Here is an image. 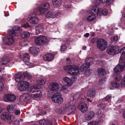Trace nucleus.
Segmentation results:
<instances>
[{"label":"nucleus","instance_id":"obj_61","mask_svg":"<svg viewBox=\"0 0 125 125\" xmlns=\"http://www.w3.org/2000/svg\"><path fill=\"white\" fill-rule=\"evenodd\" d=\"M86 47L85 46H83V49L84 50H86Z\"/></svg>","mask_w":125,"mask_h":125},{"label":"nucleus","instance_id":"obj_17","mask_svg":"<svg viewBox=\"0 0 125 125\" xmlns=\"http://www.w3.org/2000/svg\"><path fill=\"white\" fill-rule=\"evenodd\" d=\"M54 55L52 53L47 54L44 55L43 57L44 60L45 61H51L54 59Z\"/></svg>","mask_w":125,"mask_h":125},{"label":"nucleus","instance_id":"obj_18","mask_svg":"<svg viewBox=\"0 0 125 125\" xmlns=\"http://www.w3.org/2000/svg\"><path fill=\"white\" fill-rule=\"evenodd\" d=\"M30 58V56L28 53H26L23 55V60L26 65H29L30 64V63L29 60Z\"/></svg>","mask_w":125,"mask_h":125},{"label":"nucleus","instance_id":"obj_11","mask_svg":"<svg viewBox=\"0 0 125 125\" xmlns=\"http://www.w3.org/2000/svg\"><path fill=\"white\" fill-rule=\"evenodd\" d=\"M61 93H55L52 96V100L53 102L55 103L62 104L63 102V99Z\"/></svg>","mask_w":125,"mask_h":125},{"label":"nucleus","instance_id":"obj_45","mask_svg":"<svg viewBox=\"0 0 125 125\" xmlns=\"http://www.w3.org/2000/svg\"><path fill=\"white\" fill-rule=\"evenodd\" d=\"M121 86H125V76L121 80Z\"/></svg>","mask_w":125,"mask_h":125},{"label":"nucleus","instance_id":"obj_19","mask_svg":"<svg viewBox=\"0 0 125 125\" xmlns=\"http://www.w3.org/2000/svg\"><path fill=\"white\" fill-rule=\"evenodd\" d=\"M84 96L83 94L82 93H78L74 94L73 96V100L75 101L79 99H82Z\"/></svg>","mask_w":125,"mask_h":125},{"label":"nucleus","instance_id":"obj_28","mask_svg":"<svg viewBox=\"0 0 125 125\" xmlns=\"http://www.w3.org/2000/svg\"><path fill=\"white\" fill-rule=\"evenodd\" d=\"M41 86H26V89L25 91L28 93H30L31 92L33 89H40Z\"/></svg>","mask_w":125,"mask_h":125},{"label":"nucleus","instance_id":"obj_39","mask_svg":"<svg viewBox=\"0 0 125 125\" xmlns=\"http://www.w3.org/2000/svg\"><path fill=\"white\" fill-rule=\"evenodd\" d=\"M35 28H36L37 31H38L41 32L42 30V26L40 25H38L36 26Z\"/></svg>","mask_w":125,"mask_h":125},{"label":"nucleus","instance_id":"obj_7","mask_svg":"<svg viewBox=\"0 0 125 125\" xmlns=\"http://www.w3.org/2000/svg\"><path fill=\"white\" fill-rule=\"evenodd\" d=\"M125 67V62H122L116 66L114 69V71L116 74L115 79L116 81H120L122 78V76L119 74L120 71H122Z\"/></svg>","mask_w":125,"mask_h":125},{"label":"nucleus","instance_id":"obj_44","mask_svg":"<svg viewBox=\"0 0 125 125\" xmlns=\"http://www.w3.org/2000/svg\"><path fill=\"white\" fill-rule=\"evenodd\" d=\"M67 46L66 45H63L61 47V51H64L66 49Z\"/></svg>","mask_w":125,"mask_h":125},{"label":"nucleus","instance_id":"obj_24","mask_svg":"<svg viewBox=\"0 0 125 125\" xmlns=\"http://www.w3.org/2000/svg\"><path fill=\"white\" fill-rule=\"evenodd\" d=\"M39 124L40 125H52L51 121L48 120H45L44 119L40 120Z\"/></svg>","mask_w":125,"mask_h":125},{"label":"nucleus","instance_id":"obj_46","mask_svg":"<svg viewBox=\"0 0 125 125\" xmlns=\"http://www.w3.org/2000/svg\"><path fill=\"white\" fill-rule=\"evenodd\" d=\"M22 27L27 29L30 27V25L28 23L24 24L22 25Z\"/></svg>","mask_w":125,"mask_h":125},{"label":"nucleus","instance_id":"obj_16","mask_svg":"<svg viewBox=\"0 0 125 125\" xmlns=\"http://www.w3.org/2000/svg\"><path fill=\"white\" fill-rule=\"evenodd\" d=\"M112 97L111 95L109 94L107 95L105 97V101L104 103V105L101 102L100 103L98 104L97 106H98L100 107L101 108L103 109L104 107L106 106L107 105V103H109V102L110 101V99Z\"/></svg>","mask_w":125,"mask_h":125},{"label":"nucleus","instance_id":"obj_32","mask_svg":"<svg viewBox=\"0 0 125 125\" xmlns=\"http://www.w3.org/2000/svg\"><path fill=\"white\" fill-rule=\"evenodd\" d=\"M39 21V19L36 17H31L30 21L32 24H36Z\"/></svg>","mask_w":125,"mask_h":125},{"label":"nucleus","instance_id":"obj_34","mask_svg":"<svg viewBox=\"0 0 125 125\" xmlns=\"http://www.w3.org/2000/svg\"><path fill=\"white\" fill-rule=\"evenodd\" d=\"M63 80L67 83L68 86H71L72 85L73 82L72 80L66 77L63 78Z\"/></svg>","mask_w":125,"mask_h":125},{"label":"nucleus","instance_id":"obj_26","mask_svg":"<svg viewBox=\"0 0 125 125\" xmlns=\"http://www.w3.org/2000/svg\"><path fill=\"white\" fill-rule=\"evenodd\" d=\"M87 105L85 103H83L81 105L79 109L81 112L83 113L85 112L87 110Z\"/></svg>","mask_w":125,"mask_h":125},{"label":"nucleus","instance_id":"obj_49","mask_svg":"<svg viewBox=\"0 0 125 125\" xmlns=\"http://www.w3.org/2000/svg\"><path fill=\"white\" fill-rule=\"evenodd\" d=\"M88 125H96L95 122V121L91 122L88 124Z\"/></svg>","mask_w":125,"mask_h":125},{"label":"nucleus","instance_id":"obj_63","mask_svg":"<svg viewBox=\"0 0 125 125\" xmlns=\"http://www.w3.org/2000/svg\"><path fill=\"white\" fill-rule=\"evenodd\" d=\"M9 13H7V14L5 13V17L8 16H9Z\"/></svg>","mask_w":125,"mask_h":125},{"label":"nucleus","instance_id":"obj_52","mask_svg":"<svg viewBox=\"0 0 125 125\" xmlns=\"http://www.w3.org/2000/svg\"><path fill=\"white\" fill-rule=\"evenodd\" d=\"M15 114L16 115H18L20 114V111L19 110H16L15 112Z\"/></svg>","mask_w":125,"mask_h":125},{"label":"nucleus","instance_id":"obj_55","mask_svg":"<svg viewBox=\"0 0 125 125\" xmlns=\"http://www.w3.org/2000/svg\"><path fill=\"white\" fill-rule=\"evenodd\" d=\"M52 85H51L50 86H58V83L55 82H53Z\"/></svg>","mask_w":125,"mask_h":125},{"label":"nucleus","instance_id":"obj_41","mask_svg":"<svg viewBox=\"0 0 125 125\" xmlns=\"http://www.w3.org/2000/svg\"><path fill=\"white\" fill-rule=\"evenodd\" d=\"M73 25L72 22H69L67 24V27L68 29H71L73 28Z\"/></svg>","mask_w":125,"mask_h":125},{"label":"nucleus","instance_id":"obj_2","mask_svg":"<svg viewBox=\"0 0 125 125\" xmlns=\"http://www.w3.org/2000/svg\"><path fill=\"white\" fill-rule=\"evenodd\" d=\"M21 29L20 26H15V28H13L12 30H10L4 38H3L2 37L3 41L9 45L12 44L14 42L13 37L16 34L17 31H20Z\"/></svg>","mask_w":125,"mask_h":125},{"label":"nucleus","instance_id":"obj_21","mask_svg":"<svg viewBox=\"0 0 125 125\" xmlns=\"http://www.w3.org/2000/svg\"><path fill=\"white\" fill-rule=\"evenodd\" d=\"M1 118L2 120H11V116L7 112H4L1 115Z\"/></svg>","mask_w":125,"mask_h":125},{"label":"nucleus","instance_id":"obj_38","mask_svg":"<svg viewBox=\"0 0 125 125\" xmlns=\"http://www.w3.org/2000/svg\"><path fill=\"white\" fill-rule=\"evenodd\" d=\"M46 81V80L45 79H42L37 81V83L38 84L42 85L45 83Z\"/></svg>","mask_w":125,"mask_h":125},{"label":"nucleus","instance_id":"obj_35","mask_svg":"<svg viewBox=\"0 0 125 125\" xmlns=\"http://www.w3.org/2000/svg\"><path fill=\"white\" fill-rule=\"evenodd\" d=\"M84 63L86 64L87 65H89V67L90 65L93 63V59L90 57L86 59L85 63Z\"/></svg>","mask_w":125,"mask_h":125},{"label":"nucleus","instance_id":"obj_53","mask_svg":"<svg viewBox=\"0 0 125 125\" xmlns=\"http://www.w3.org/2000/svg\"><path fill=\"white\" fill-rule=\"evenodd\" d=\"M71 79L72 81L73 80V81H74L76 80L77 77L75 76H72L71 77Z\"/></svg>","mask_w":125,"mask_h":125},{"label":"nucleus","instance_id":"obj_4","mask_svg":"<svg viewBox=\"0 0 125 125\" xmlns=\"http://www.w3.org/2000/svg\"><path fill=\"white\" fill-rule=\"evenodd\" d=\"M42 95V93L40 91L38 90H33L31 95L28 93L21 95L19 97V100L21 103H23L29 100L30 97L33 98H36L41 97Z\"/></svg>","mask_w":125,"mask_h":125},{"label":"nucleus","instance_id":"obj_14","mask_svg":"<svg viewBox=\"0 0 125 125\" xmlns=\"http://www.w3.org/2000/svg\"><path fill=\"white\" fill-rule=\"evenodd\" d=\"M119 49H118L116 47L113 46L111 47H108L107 50L108 53L110 55H115L120 53Z\"/></svg>","mask_w":125,"mask_h":125},{"label":"nucleus","instance_id":"obj_37","mask_svg":"<svg viewBox=\"0 0 125 125\" xmlns=\"http://www.w3.org/2000/svg\"><path fill=\"white\" fill-rule=\"evenodd\" d=\"M10 61L9 59L7 57L4 58L3 59L2 61L1 62V64L2 65H6L9 63Z\"/></svg>","mask_w":125,"mask_h":125},{"label":"nucleus","instance_id":"obj_3","mask_svg":"<svg viewBox=\"0 0 125 125\" xmlns=\"http://www.w3.org/2000/svg\"><path fill=\"white\" fill-rule=\"evenodd\" d=\"M26 77L28 79H30L31 76L27 72H25L24 74L21 73L16 75L15 78L16 82L20 85V86H30V83L28 82L23 81Z\"/></svg>","mask_w":125,"mask_h":125},{"label":"nucleus","instance_id":"obj_10","mask_svg":"<svg viewBox=\"0 0 125 125\" xmlns=\"http://www.w3.org/2000/svg\"><path fill=\"white\" fill-rule=\"evenodd\" d=\"M96 114L98 115L99 118L97 121H95L96 125H102L103 122L105 120V115L100 109L97 111Z\"/></svg>","mask_w":125,"mask_h":125},{"label":"nucleus","instance_id":"obj_30","mask_svg":"<svg viewBox=\"0 0 125 125\" xmlns=\"http://www.w3.org/2000/svg\"><path fill=\"white\" fill-rule=\"evenodd\" d=\"M52 1L53 4L55 7L59 6L62 4L61 0H52Z\"/></svg>","mask_w":125,"mask_h":125},{"label":"nucleus","instance_id":"obj_60","mask_svg":"<svg viewBox=\"0 0 125 125\" xmlns=\"http://www.w3.org/2000/svg\"><path fill=\"white\" fill-rule=\"evenodd\" d=\"M4 88V86H0V92L2 91Z\"/></svg>","mask_w":125,"mask_h":125},{"label":"nucleus","instance_id":"obj_27","mask_svg":"<svg viewBox=\"0 0 125 125\" xmlns=\"http://www.w3.org/2000/svg\"><path fill=\"white\" fill-rule=\"evenodd\" d=\"M99 76L101 77L104 76L106 74V72L104 69L102 68H99L97 70Z\"/></svg>","mask_w":125,"mask_h":125},{"label":"nucleus","instance_id":"obj_42","mask_svg":"<svg viewBox=\"0 0 125 125\" xmlns=\"http://www.w3.org/2000/svg\"><path fill=\"white\" fill-rule=\"evenodd\" d=\"M111 84V86H119V83L115 81L112 82Z\"/></svg>","mask_w":125,"mask_h":125},{"label":"nucleus","instance_id":"obj_58","mask_svg":"<svg viewBox=\"0 0 125 125\" xmlns=\"http://www.w3.org/2000/svg\"><path fill=\"white\" fill-rule=\"evenodd\" d=\"M90 34L88 33H86L84 35V36L85 37H88L89 36Z\"/></svg>","mask_w":125,"mask_h":125},{"label":"nucleus","instance_id":"obj_64","mask_svg":"<svg viewBox=\"0 0 125 125\" xmlns=\"http://www.w3.org/2000/svg\"><path fill=\"white\" fill-rule=\"evenodd\" d=\"M66 60L68 62L70 61V59L69 58H66Z\"/></svg>","mask_w":125,"mask_h":125},{"label":"nucleus","instance_id":"obj_33","mask_svg":"<svg viewBox=\"0 0 125 125\" xmlns=\"http://www.w3.org/2000/svg\"><path fill=\"white\" fill-rule=\"evenodd\" d=\"M123 50V51L122 52L120 58V60L121 61L125 59V47H124L121 49L119 50V51L121 52Z\"/></svg>","mask_w":125,"mask_h":125},{"label":"nucleus","instance_id":"obj_40","mask_svg":"<svg viewBox=\"0 0 125 125\" xmlns=\"http://www.w3.org/2000/svg\"><path fill=\"white\" fill-rule=\"evenodd\" d=\"M17 88L20 91H25L26 89V86H18Z\"/></svg>","mask_w":125,"mask_h":125},{"label":"nucleus","instance_id":"obj_62","mask_svg":"<svg viewBox=\"0 0 125 125\" xmlns=\"http://www.w3.org/2000/svg\"><path fill=\"white\" fill-rule=\"evenodd\" d=\"M2 85H3V86H4L3 83L0 81V86H2Z\"/></svg>","mask_w":125,"mask_h":125},{"label":"nucleus","instance_id":"obj_47","mask_svg":"<svg viewBox=\"0 0 125 125\" xmlns=\"http://www.w3.org/2000/svg\"><path fill=\"white\" fill-rule=\"evenodd\" d=\"M19 121L18 120H16L14 121L13 124V125H19Z\"/></svg>","mask_w":125,"mask_h":125},{"label":"nucleus","instance_id":"obj_54","mask_svg":"<svg viewBox=\"0 0 125 125\" xmlns=\"http://www.w3.org/2000/svg\"><path fill=\"white\" fill-rule=\"evenodd\" d=\"M71 7V6L70 5H66L65 8L67 10H68V9H70Z\"/></svg>","mask_w":125,"mask_h":125},{"label":"nucleus","instance_id":"obj_25","mask_svg":"<svg viewBox=\"0 0 125 125\" xmlns=\"http://www.w3.org/2000/svg\"><path fill=\"white\" fill-rule=\"evenodd\" d=\"M38 49L35 46H32L30 48L29 51L30 53L32 54H36L38 53Z\"/></svg>","mask_w":125,"mask_h":125},{"label":"nucleus","instance_id":"obj_48","mask_svg":"<svg viewBox=\"0 0 125 125\" xmlns=\"http://www.w3.org/2000/svg\"><path fill=\"white\" fill-rule=\"evenodd\" d=\"M104 82V79H100L99 80V83L100 85H102L103 83Z\"/></svg>","mask_w":125,"mask_h":125},{"label":"nucleus","instance_id":"obj_23","mask_svg":"<svg viewBox=\"0 0 125 125\" xmlns=\"http://www.w3.org/2000/svg\"><path fill=\"white\" fill-rule=\"evenodd\" d=\"M92 8L90 10V13H91L92 14L91 15L89 16L86 18L87 21L89 22H90L94 20L96 18L95 16L94 15V14L95 12H94V13H93L92 12Z\"/></svg>","mask_w":125,"mask_h":125},{"label":"nucleus","instance_id":"obj_56","mask_svg":"<svg viewBox=\"0 0 125 125\" xmlns=\"http://www.w3.org/2000/svg\"><path fill=\"white\" fill-rule=\"evenodd\" d=\"M107 0H100L101 2L102 3H105L107 2Z\"/></svg>","mask_w":125,"mask_h":125},{"label":"nucleus","instance_id":"obj_22","mask_svg":"<svg viewBox=\"0 0 125 125\" xmlns=\"http://www.w3.org/2000/svg\"><path fill=\"white\" fill-rule=\"evenodd\" d=\"M94 115V113L93 111L88 112L86 113L85 115V119L88 121L91 120Z\"/></svg>","mask_w":125,"mask_h":125},{"label":"nucleus","instance_id":"obj_5","mask_svg":"<svg viewBox=\"0 0 125 125\" xmlns=\"http://www.w3.org/2000/svg\"><path fill=\"white\" fill-rule=\"evenodd\" d=\"M46 88H47V91L48 92L47 95L49 96V95L52 94L53 92L58 91H63L65 93L69 91L68 86H46Z\"/></svg>","mask_w":125,"mask_h":125},{"label":"nucleus","instance_id":"obj_51","mask_svg":"<svg viewBox=\"0 0 125 125\" xmlns=\"http://www.w3.org/2000/svg\"><path fill=\"white\" fill-rule=\"evenodd\" d=\"M107 2L106 3V4L108 5H110L111 3H112L114 0H107Z\"/></svg>","mask_w":125,"mask_h":125},{"label":"nucleus","instance_id":"obj_1","mask_svg":"<svg viewBox=\"0 0 125 125\" xmlns=\"http://www.w3.org/2000/svg\"><path fill=\"white\" fill-rule=\"evenodd\" d=\"M50 7V4L48 3L44 4L42 6L40 7L39 9V11L41 14L45 15L46 18L49 19V20L54 19L57 16L60 14L58 11L53 12L51 11H49L48 9Z\"/></svg>","mask_w":125,"mask_h":125},{"label":"nucleus","instance_id":"obj_50","mask_svg":"<svg viewBox=\"0 0 125 125\" xmlns=\"http://www.w3.org/2000/svg\"><path fill=\"white\" fill-rule=\"evenodd\" d=\"M119 86H108L109 87L108 88V89H109L110 90H113L115 89L116 88H117Z\"/></svg>","mask_w":125,"mask_h":125},{"label":"nucleus","instance_id":"obj_43","mask_svg":"<svg viewBox=\"0 0 125 125\" xmlns=\"http://www.w3.org/2000/svg\"><path fill=\"white\" fill-rule=\"evenodd\" d=\"M92 69H88L86 70L85 72V75L89 76L91 73Z\"/></svg>","mask_w":125,"mask_h":125},{"label":"nucleus","instance_id":"obj_20","mask_svg":"<svg viewBox=\"0 0 125 125\" xmlns=\"http://www.w3.org/2000/svg\"><path fill=\"white\" fill-rule=\"evenodd\" d=\"M16 108V105L14 104H10L7 107V111L10 113H13L14 112Z\"/></svg>","mask_w":125,"mask_h":125},{"label":"nucleus","instance_id":"obj_59","mask_svg":"<svg viewBox=\"0 0 125 125\" xmlns=\"http://www.w3.org/2000/svg\"><path fill=\"white\" fill-rule=\"evenodd\" d=\"M86 100L88 102L91 103L92 102V101L89 98H86Z\"/></svg>","mask_w":125,"mask_h":125},{"label":"nucleus","instance_id":"obj_13","mask_svg":"<svg viewBox=\"0 0 125 125\" xmlns=\"http://www.w3.org/2000/svg\"><path fill=\"white\" fill-rule=\"evenodd\" d=\"M97 47L100 51H104L106 49L107 44L106 41L103 39H99L97 42Z\"/></svg>","mask_w":125,"mask_h":125},{"label":"nucleus","instance_id":"obj_36","mask_svg":"<svg viewBox=\"0 0 125 125\" xmlns=\"http://www.w3.org/2000/svg\"><path fill=\"white\" fill-rule=\"evenodd\" d=\"M89 68V65H87L86 64H83L80 67V70L81 72H83Z\"/></svg>","mask_w":125,"mask_h":125},{"label":"nucleus","instance_id":"obj_57","mask_svg":"<svg viewBox=\"0 0 125 125\" xmlns=\"http://www.w3.org/2000/svg\"><path fill=\"white\" fill-rule=\"evenodd\" d=\"M118 37L116 36H115L113 37V40L114 41H116L118 40Z\"/></svg>","mask_w":125,"mask_h":125},{"label":"nucleus","instance_id":"obj_29","mask_svg":"<svg viewBox=\"0 0 125 125\" xmlns=\"http://www.w3.org/2000/svg\"><path fill=\"white\" fill-rule=\"evenodd\" d=\"M88 95L90 97H94L95 94V92L94 89H91L88 91Z\"/></svg>","mask_w":125,"mask_h":125},{"label":"nucleus","instance_id":"obj_15","mask_svg":"<svg viewBox=\"0 0 125 125\" xmlns=\"http://www.w3.org/2000/svg\"><path fill=\"white\" fill-rule=\"evenodd\" d=\"M16 99V96L12 94H5L3 96L4 101L6 102H12L15 101Z\"/></svg>","mask_w":125,"mask_h":125},{"label":"nucleus","instance_id":"obj_6","mask_svg":"<svg viewBox=\"0 0 125 125\" xmlns=\"http://www.w3.org/2000/svg\"><path fill=\"white\" fill-rule=\"evenodd\" d=\"M76 106L73 105L70 106L69 104H65L59 110V113L61 115H63L67 112L68 113L74 112L76 109Z\"/></svg>","mask_w":125,"mask_h":125},{"label":"nucleus","instance_id":"obj_31","mask_svg":"<svg viewBox=\"0 0 125 125\" xmlns=\"http://www.w3.org/2000/svg\"><path fill=\"white\" fill-rule=\"evenodd\" d=\"M30 34L28 31H24L21 35V37L23 38H27L29 37Z\"/></svg>","mask_w":125,"mask_h":125},{"label":"nucleus","instance_id":"obj_12","mask_svg":"<svg viewBox=\"0 0 125 125\" xmlns=\"http://www.w3.org/2000/svg\"><path fill=\"white\" fill-rule=\"evenodd\" d=\"M34 41L37 44L41 45L43 44H47L48 40L47 38L45 36L40 35L35 39Z\"/></svg>","mask_w":125,"mask_h":125},{"label":"nucleus","instance_id":"obj_8","mask_svg":"<svg viewBox=\"0 0 125 125\" xmlns=\"http://www.w3.org/2000/svg\"><path fill=\"white\" fill-rule=\"evenodd\" d=\"M64 70L69 72L68 73H72L73 74L77 75L79 73V68L78 66L75 65H68L65 66L64 67Z\"/></svg>","mask_w":125,"mask_h":125},{"label":"nucleus","instance_id":"obj_9","mask_svg":"<svg viewBox=\"0 0 125 125\" xmlns=\"http://www.w3.org/2000/svg\"><path fill=\"white\" fill-rule=\"evenodd\" d=\"M91 11L92 13H94V12H95L96 13H97L98 14H102L104 16H106L108 13V11L107 9H99L98 8L97 9V6L96 5L92 7Z\"/></svg>","mask_w":125,"mask_h":125}]
</instances>
